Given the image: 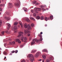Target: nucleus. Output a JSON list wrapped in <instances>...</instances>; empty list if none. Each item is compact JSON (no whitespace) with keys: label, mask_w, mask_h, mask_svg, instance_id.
<instances>
[{"label":"nucleus","mask_w":62,"mask_h":62,"mask_svg":"<svg viewBox=\"0 0 62 62\" xmlns=\"http://www.w3.org/2000/svg\"><path fill=\"white\" fill-rule=\"evenodd\" d=\"M40 34H39L38 36H39L40 37V39L39 40H37L36 39H34L32 40L33 41L31 42V45H32L33 44H34L36 42L37 43H39L40 41H41L42 40V35H41L42 34V32H41L40 33Z\"/></svg>","instance_id":"1"},{"label":"nucleus","mask_w":62,"mask_h":62,"mask_svg":"<svg viewBox=\"0 0 62 62\" xmlns=\"http://www.w3.org/2000/svg\"><path fill=\"white\" fill-rule=\"evenodd\" d=\"M16 1L17 2V3H16L14 4V5L16 7H19V4H20V0H16Z\"/></svg>","instance_id":"2"},{"label":"nucleus","mask_w":62,"mask_h":62,"mask_svg":"<svg viewBox=\"0 0 62 62\" xmlns=\"http://www.w3.org/2000/svg\"><path fill=\"white\" fill-rule=\"evenodd\" d=\"M19 35L17 36V37L19 38H20L22 35H23V32L20 31L19 32Z\"/></svg>","instance_id":"3"},{"label":"nucleus","mask_w":62,"mask_h":62,"mask_svg":"<svg viewBox=\"0 0 62 62\" xmlns=\"http://www.w3.org/2000/svg\"><path fill=\"white\" fill-rule=\"evenodd\" d=\"M23 38L24 39V40H27V37H22L21 39V41L22 42H23Z\"/></svg>","instance_id":"4"},{"label":"nucleus","mask_w":62,"mask_h":62,"mask_svg":"<svg viewBox=\"0 0 62 62\" xmlns=\"http://www.w3.org/2000/svg\"><path fill=\"white\" fill-rule=\"evenodd\" d=\"M16 42H18L19 43H21V41H20V39H16L15 40Z\"/></svg>","instance_id":"5"},{"label":"nucleus","mask_w":62,"mask_h":62,"mask_svg":"<svg viewBox=\"0 0 62 62\" xmlns=\"http://www.w3.org/2000/svg\"><path fill=\"white\" fill-rule=\"evenodd\" d=\"M34 10L35 11H40L41 9H40V8H34Z\"/></svg>","instance_id":"6"},{"label":"nucleus","mask_w":62,"mask_h":62,"mask_svg":"<svg viewBox=\"0 0 62 62\" xmlns=\"http://www.w3.org/2000/svg\"><path fill=\"white\" fill-rule=\"evenodd\" d=\"M41 53L40 52H38L35 55V56L37 57H38L39 56V54H40Z\"/></svg>","instance_id":"7"},{"label":"nucleus","mask_w":62,"mask_h":62,"mask_svg":"<svg viewBox=\"0 0 62 62\" xmlns=\"http://www.w3.org/2000/svg\"><path fill=\"white\" fill-rule=\"evenodd\" d=\"M8 5H9V8H12L13 4L11 3H9Z\"/></svg>","instance_id":"8"},{"label":"nucleus","mask_w":62,"mask_h":62,"mask_svg":"<svg viewBox=\"0 0 62 62\" xmlns=\"http://www.w3.org/2000/svg\"><path fill=\"white\" fill-rule=\"evenodd\" d=\"M28 56L30 58H32L34 57H33V56L32 54H29L27 56V57H28Z\"/></svg>","instance_id":"9"},{"label":"nucleus","mask_w":62,"mask_h":62,"mask_svg":"<svg viewBox=\"0 0 62 62\" xmlns=\"http://www.w3.org/2000/svg\"><path fill=\"white\" fill-rule=\"evenodd\" d=\"M28 28L27 29L29 30L31 29V27L30 26V25L29 24L28 25Z\"/></svg>","instance_id":"10"},{"label":"nucleus","mask_w":62,"mask_h":62,"mask_svg":"<svg viewBox=\"0 0 62 62\" xmlns=\"http://www.w3.org/2000/svg\"><path fill=\"white\" fill-rule=\"evenodd\" d=\"M25 20L27 22H30V20L29 18H26Z\"/></svg>","instance_id":"11"},{"label":"nucleus","mask_w":62,"mask_h":62,"mask_svg":"<svg viewBox=\"0 0 62 62\" xmlns=\"http://www.w3.org/2000/svg\"><path fill=\"white\" fill-rule=\"evenodd\" d=\"M30 59V61L31 62H33V60H34V58H31Z\"/></svg>","instance_id":"12"},{"label":"nucleus","mask_w":62,"mask_h":62,"mask_svg":"<svg viewBox=\"0 0 62 62\" xmlns=\"http://www.w3.org/2000/svg\"><path fill=\"white\" fill-rule=\"evenodd\" d=\"M24 32L25 33L27 34V33H30V31H27V30H26L24 31Z\"/></svg>","instance_id":"13"},{"label":"nucleus","mask_w":62,"mask_h":62,"mask_svg":"<svg viewBox=\"0 0 62 62\" xmlns=\"http://www.w3.org/2000/svg\"><path fill=\"white\" fill-rule=\"evenodd\" d=\"M3 6V4H1L0 5V11H2V8H0L1 7H2Z\"/></svg>","instance_id":"14"},{"label":"nucleus","mask_w":62,"mask_h":62,"mask_svg":"<svg viewBox=\"0 0 62 62\" xmlns=\"http://www.w3.org/2000/svg\"><path fill=\"white\" fill-rule=\"evenodd\" d=\"M11 26V25L9 24H8V27H7V29L8 30L10 28V27Z\"/></svg>","instance_id":"15"},{"label":"nucleus","mask_w":62,"mask_h":62,"mask_svg":"<svg viewBox=\"0 0 62 62\" xmlns=\"http://www.w3.org/2000/svg\"><path fill=\"white\" fill-rule=\"evenodd\" d=\"M12 53H18V50H16L15 51H14V50H13L11 52Z\"/></svg>","instance_id":"16"},{"label":"nucleus","mask_w":62,"mask_h":62,"mask_svg":"<svg viewBox=\"0 0 62 62\" xmlns=\"http://www.w3.org/2000/svg\"><path fill=\"white\" fill-rule=\"evenodd\" d=\"M41 8H41V9L42 10V11H45V9L43 8L44 7V6H41Z\"/></svg>","instance_id":"17"},{"label":"nucleus","mask_w":62,"mask_h":62,"mask_svg":"<svg viewBox=\"0 0 62 62\" xmlns=\"http://www.w3.org/2000/svg\"><path fill=\"white\" fill-rule=\"evenodd\" d=\"M42 57L44 59H46V56L44 55H42Z\"/></svg>","instance_id":"18"},{"label":"nucleus","mask_w":62,"mask_h":62,"mask_svg":"<svg viewBox=\"0 0 62 62\" xmlns=\"http://www.w3.org/2000/svg\"><path fill=\"white\" fill-rule=\"evenodd\" d=\"M43 52H48L47 50L46 49H44L42 50Z\"/></svg>","instance_id":"19"},{"label":"nucleus","mask_w":62,"mask_h":62,"mask_svg":"<svg viewBox=\"0 0 62 62\" xmlns=\"http://www.w3.org/2000/svg\"><path fill=\"white\" fill-rule=\"evenodd\" d=\"M24 27L25 28H27V25L26 24H25L24 25Z\"/></svg>","instance_id":"20"},{"label":"nucleus","mask_w":62,"mask_h":62,"mask_svg":"<svg viewBox=\"0 0 62 62\" xmlns=\"http://www.w3.org/2000/svg\"><path fill=\"white\" fill-rule=\"evenodd\" d=\"M36 52H37V50H32L31 51V53H35Z\"/></svg>","instance_id":"21"},{"label":"nucleus","mask_w":62,"mask_h":62,"mask_svg":"<svg viewBox=\"0 0 62 62\" xmlns=\"http://www.w3.org/2000/svg\"><path fill=\"white\" fill-rule=\"evenodd\" d=\"M53 57H51L49 58V60H52L53 59Z\"/></svg>","instance_id":"22"},{"label":"nucleus","mask_w":62,"mask_h":62,"mask_svg":"<svg viewBox=\"0 0 62 62\" xmlns=\"http://www.w3.org/2000/svg\"><path fill=\"white\" fill-rule=\"evenodd\" d=\"M30 19H31V20H33V21H35V19L31 17L30 18Z\"/></svg>","instance_id":"23"},{"label":"nucleus","mask_w":62,"mask_h":62,"mask_svg":"<svg viewBox=\"0 0 62 62\" xmlns=\"http://www.w3.org/2000/svg\"><path fill=\"white\" fill-rule=\"evenodd\" d=\"M3 54H4V55H7L8 53H7L6 51H4L3 53Z\"/></svg>","instance_id":"24"},{"label":"nucleus","mask_w":62,"mask_h":62,"mask_svg":"<svg viewBox=\"0 0 62 62\" xmlns=\"http://www.w3.org/2000/svg\"><path fill=\"white\" fill-rule=\"evenodd\" d=\"M23 9L25 11H27V8H23Z\"/></svg>","instance_id":"25"},{"label":"nucleus","mask_w":62,"mask_h":62,"mask_svg":"<svg viewBox=\"0 0 62 62\" xmlns=\"http://www.w3.org/2000/svg\"><path fill=\"white\" fill-rule=\"evenodd\" d=\"M36 18L37 19V20H39V19H40V17H39V16H37L36 17Z\"/></svg>","instance_id":"26"},{"label":"nucleus","mask_w":62,"mask_h":62,"mask_svg":"<svg viewBox=\"0 0 62 62\" xmlns=\"http://www.w3.org/2000/svg\"><path fill=\"white\" fill-rule=\"evenodd\" d=\"M50 19L51 20H53V16H51L50 17Z\"/></svg>","instance_id":"27"},{"label":"nucleus","mask_w":62,"mask_h":62,"mask_svg":"<svg viewBox=\"0 0 62 62\" xmlns=\"http://www.w3.org/2000/svg\"><path fill=\"white\" fill-rule=\"evenodd\" d=\"M42 20H44V17L43 16H41V17L40 18Z\"/></svg>","instance_id":"28"},{"label":"nucleus","mask_w":62,"mask_h":62,"mask_svg":"<svg viewBox=\"0 0 62 62\" xmlns=\"http://www.w3.org/2000/svg\"><path fill=\"white\" fill-rule=\"evenodd\" d=\"M17 24H18V23L17 22L15 23L14 24V25H17Z\"/></svg>","instance_id":"29"},{"label":"nucleus","mask_w":62,"mask_h":62,"mask_svg":"<svg viewBox=\"0 0 62 62\" xmlns=\"http://www.w3.org/2000/svg\"><path fill=\"white\" fill-rule=\"evenodd\" d=\"M5 19H6L7 20H9V17H5Z\"/></svg>","instance_id":"30"},{"label":"nucleus","mask_w":62,"mask_h":62,"mask_svg":"<svg viewBox=\"0 0 62 62\" xmlns=\"http://www.w3.org/2000/svg\"><path fill=\"white\" fill-rule=\"evenodd\" d=\"M14 29H17V27L16 26H15L14 27Z\"/></svg>","instance_id":"31"},{"label":"nucleus","mask_w":62,"mask_h":62,"mask_svg":"<svg viewBox=\"0 0 62 62\" xmlns=\"http://www.w3.org/2000/svg\"><path fill=\"white\" fill-rule=\"evenodd\" d=\"M45 19L46 21H47V20H48V18L47 17H45Z\"/></svg>","instance_id":"32"},{"label":"nucleus","mask_w":62,"mask_h":62,"mask_svg":"<svg viewBox=\"0 0 62 62\" xmlns=\"http://www.w3.org/2000/svg\"><path fill=\"white\" fill-rule=\"evenodd\" d=\"M19 23L21 25V27H23V25L20 22Z\"/></svg>","instance_id":"33"},{"label":"nucleus","mask_w":62,"mask_h":62,"mask_svg":"<svg viewBox=\"0 0 62 62\" xmlns=\"http://www.w3.org/2000/svg\"><path fill=\"white\" fill-rule=\"evenodd\" d=\"M6 32L7 34H10V31H6Z\"/></svg>","instance_id":"34"},{"label":"nucleus","mask_w":62,"mask_h":62,"mask_svg":"<svg viewBox=\"0 0 62 62\" xmlns=\"http://www.w3.org/2000/svg\"><path fill=\"white\" fill-rule=\"evenodd\" d=\"M34 24L33 23H32L31 24V26L32 27H34Z\"/></svg>","instance_id":"35"},{"label":"nucleus","mask_w":62,"mask_h":62,"mask_svg":"<svg viewBox=\"0 0 62 62\" xmlns=\"http://www.w3.org/2000/svg\"><path fill=\"white\" fill-rule=\"evenodd\" d=\"M36 1H33L32 4H36Z\"/></svg>","instance_id":"36"},{"label":"nucleus","mask_w":62,"mask_h":62,"mask_svg":"<svg viewBox=\"0 0 62 62\" xmlns=\"http://www.w3.org/2000/svg\"><path fill=\"white\" fill-rule=\"evenodd\" d=\"M50 62V60H49L48 59H47L46 60V62Z\"/></svg>","instance_id":"37"},{"label":"nucleus","mask_w":62,"mask_h":62,"mask_svg":"<svg viewBox=\"0 0 62 62\" xmlns=\"http://www.w3.org/2000/svg\"><path fill=\"white\" fill-rule=\"evenodd\" d=\"M2 22H1V20H0V26L1 25V24H2Z\"/></svg>","instance_id":"38"},{"label":"nucleus","mask_w":62,"mask_h":62,"mask_svg":"<svg viewBox=\"0 0 62 62\" xmlns=\"http://www.w3.org/2000/svg\"><path fill=\"white\" fill-rule=\"evenodd\" d=\"M4 33L5 32H4V31H3L1 32V34H2V35H4Z\"/></svg>","instance_id":"39"},{"label":"nucleus","mask_w":62,"mask_h":62,"mask_svg":"<svg viewBox=\"0 0 62 62\" xmlns=\"http://www.w3.org/2000/svg\"><path fill=\"white\" fill-rule=\"evenodd\" d=\"M33 16H34V17H35L36 16V14L35 13H34L33 14Z\"/></svg>","instance_id":"40"},{"label":"nucleus","mask_w":62,"mask_h":62,"mask_svg":"<svg viewBox=\"0 0 62 62\" xmlns=\"http://www.w3.org/2000/svg\"><path fill=\"white\" fill-rule=\"evenodd\" d=\"M31 12L32 13H34V11L33 10H31Z\"/></svg>","instance_id":"41"},{"label":"nucleus","mask_w":62,"mask_h":62,"mask_svg":"<svg viewBox=\"0 0 62 62\" xmlns=\"http://www.w3.org/2000/svg\"><path fill=\"white\" fill-rule=\"evenodd\" d=\"M12 43L13 44H15V42L13 41L12 42Z\"/></svg>","instance_id":"42"},{"label":"nucleus","mask_w":62,"mask_h":62,"mask_svg":"<svg viewBox=\"0 0 62 62\" xmlns=\"http://www.w3.org/2000/svg\"><path fill=\"white\" fill-rule=\"evenodd\" d=\"M21 62H25V61L24 60H23Z\"/></svg>","instance_id":"43"},{"label":"nucleus","mask_w":62,"mask_h":62,"mask_svg":"<svg viewBox=\"0 0 62 62\" xmlns=\"http://www.w3.org/2000/svg\"><path fill=\"white\" fill-rule=\"evenodd\" d=\"M31 39L32 38H31V37H30L29 39V40H31Z\"/></svg>","instance_id":"44"},{"label":"nucleus","mask_w":62,"mask_h":62,"mask_svg":"<svg viewBox=\"0 0 62 62\" xmlns=\"http://www.w3.org/2000/svg\"><path fill=\"white\" fill-rule=\"evenodd\" d=\"M9 41H11V39H8Z\"/></svg>","instance_id":"45"},{"label":"nucleus","mask_w":62,"mask_h":62,"mask_svg":"<svg viewBox=\"0 0 62 62\" xmlns=\"http://www.w3.org/2000/svg\"><path fill=\"white\" fill-rule=\"evenodd\" d=\"M42 60L41 59H40L39 60V61H41Z\"/></svg>","instance_id":"46"},{"label":"nucleus","mask_w":62,"mask_h":62,"mask_svg":"<svg viewBox=\"0 0 62 62\" xmlns=\"http://www.w3.org/2000/svg\"><path fill=\"white\" fill-rule=\"evenodd\" d=\"M3 42H6V40L5 39H4L3 40Z\"/></svg>","instance_id":"47"},{"label":"nucleus","mask_w":62,"mask_h":62,"mask_svg":"<svg viewBox=\"0 0 62 62\" xmlns=\"http://www.w3.org/2000/svg\"><path fill=\"white\" fill-rule=\"evenodd\" d=\"M42 62H44V59L42 60Z\"/></svg>","instance_id":"48"},{"label":"nucleus","mask_w":62,"mask_h":62,"mask_svg":"<svg viewBox=\"0 0 62 62\" xmlns=\"http://www.w3.org/2000/svg\"><path fill=\"white\" fill-rule=\"evenodd\" d=\"M9 44H10V45L12 44V43H11V42H10L9 43Z\"/></svg>","instance_id":"49"},{"label":"nucleus","mask_w":62,"mask_h":62,"mask_svg":"<svg viewBox=\"0 0 62 62\" xmlns=\"http://www.w3.org/2000/svg\"><path fill=\"white\" fill-rule=\"evenodd\" d=\"M12 53H10V55H12Z\"/></svg>","instance_id":"50"},{"label":"nucleus","mask_w":62,"mask_h":62,"mask_svg":"<svg viewBox=\"0 0 62 62\" xmlns=\"http://www.w3.org/2000/svg\"><path fill=\"white\" fill-rule=\"evenodd\" d=\"M30 34H28V36H30Z\"/></svg>","instance_id":"51"},{"label":"nucleus","mask_w":62,"mask_h":62,"mask_svg":"<svg viewBox=\"0 0 62 62\" xmlns=\"http://www.w3.org/2000/svg\"><path fill=\"white\" fill-rule=\"evenodd\" d=\"M6 56L5 57V58L4 59V60H5V59H6Z\"/></svg>","instance_id":"52"},{"label":"nucleus","mask_w":62,"mask_h":62,"mask_svg":"<svg viewBox=\"0 0 62 62\" xmlns=\"http://www.w3.org/2000/svg\"><path fill=\"white\" fill-rule=\"evenodd\" d=\"M39 4V3H37L36 4V5H38Z\"/></svg>","instance_id":"53"},{"label":"nucleus","mask_w":62,"mask_h":62,"mask_svg":"<svg viewBox=\"0 0 62 62\" xmlns=\"http://www.w3.org/2000/svg\"><path fill=\"white\" fill-rule=\"evenodd\" d=\"M47 26V24H46L45 25V26L46 27Z\"/></svg>","instance_id":"54"},{"label":"nucleus","mask_w":62,"mask_h":62,"mask_svg":"<svg viewBox=\"0 0 62 62\" xmlns=\"http://www.w3.org/2000/svg\"><path fill=\"white\" fill-rule=\"evenodd\" d=\"M4 46H5L6 45V44H4Z\"/></svg>","instance_id":"55"},{"label":"nucleus","mask_w":62,"mask_h":62,"mask_svg":"<svg viewBox=\"0 0 62 62\" xmlns=\"http://www.w3.org/2000/svg\"><path fill=\"white\" fill-rule=\"evenodd\" d=\"M23 45H21V47H23Z\"/></svg>","instance_id":"56"},{"label":"nucleus","mask_w":62,"mask_h":62,"mask_svg":"<svg viewBox=\"0 0 62 62\" xmlns=\"http://www.w3.org/2000/svg\"><path fill=\"white\" fill-rule=\"evenodd\" d=\"M50 18H48V20H50Z\"/></svg>","instance_id":"57"},{"label":"nucleus","mask_w":62,"mask_h":62,"mask_svg":"<svg viewBox=\"0 0 62 62\" xmlns=\"http://www.w3.org/2000/svg\"><path fill=\"white\" fill-rule=\"evenodd\" d=\"M1 3V0H0V3Z\"/></svg>","instance_id":"58"},{"label":"nucleus","mask_w":62,"mask_h":62,"mask_svg":"<svg viewBox=\"0 0 62 62\" xmlns=\"http://www.w3.org/2000/svg\"><path fill=\"white\" fill-rule=\"evenodd\" d=\"M1 13H0V15H1Z\"/></svg>","instance_id":"59"},{"label":"nucleus","mask_w":62,"mask_h":62,"mask_svg":"<svg viewBox=\"0 0 62 62\" xmlns=\"http://www.w3.org/2000/svg\"><path fill=\"white\" fill-rule=\"evenodd\" d=\"M0 49L1 50H2V49H1V48H0Z\"/></svg>","instance_id":"60"},{"label":"nucleus","mask_w":62,"mask_h":62,"mask_svg":"<svg viewBox=\"0 0 62 62\" xmlns=\"http://www.w3.org/2000/svg\"><path fill=\"white\" fill-rule=\"evenodd\" d=\"M7 13V14H8V13Z\"/></svg>","instance_id":"61"}]
</instances>
